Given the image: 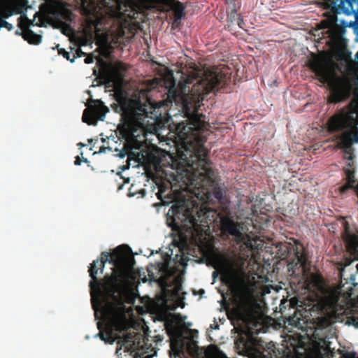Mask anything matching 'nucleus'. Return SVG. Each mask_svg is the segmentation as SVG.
<instances>
[{"label": "nucleus", "instance_id": "obj_16", "mask_svg": "<svg viewBox=\"0 0 358 358\" xmlns=\"http://www.w3.org/2000/svg\"><path fill=\"white\" fill-rule=\"evenodd\" d=\"M238 309L243 314L252 312L257 303L252 294L246 290H241L238 292Z\"/></svg>", "mask_w": 358, "mask_h": 358}, {"label": "nucleus", "instance_id": "obj_34", "mask_svg": "<svg viewBox=\"0 0 358 358\" xmlns=\"http://www.w3.org/2000/svg\"><path fill=\"white\" fill-rule=\"evenodd\" d=\"M215 197L217 199H221L222 196V192L220 189H215L214 192Z\"/></svg>", "mask_w": 358, "mask_h": 358}, {"label": "nucleus", "instance_id": "obj_5", "mask_svg": "<svg viewBox=\"0 0 358 358\" xmlns=\"http://www.w3.org/2000/svg\"><path fill=\"white\" fill-rule=\"evenodd\" d=\"M115 98L117 103L111 106L115 112L121 113L127 134L134 137L138 129L143 131L149 122L147 120L149 117L148 104L146 102L143 103L139 98L129 97L124 91L116 92Z\"/></svg>", "mask_w": 358, "mask_h": 358}, {"label": "nucleus", "instance_id": "obj_45", "mask_svg": "<svg viewBox=\"0 0 358 358\" xmlns=\"http://www.w3.org/2000/svg\"><path fill=\"white\" fill-rule=\"evenodd\" d=\"M83 162H88V160H87V159H83Z\"/></svg>", "mask_w": 358, "mask_h": 358}, {"label": "nucleus", "instance_id": "obj_41", "mask_svg": "<svg viewBox=\"0 0 358 358\" xmlns=\"http://www.w3.org/2000/svg\"><path fill=\"white\" fill-rule=\"evenodd\" d=\"M355 57L357 59V63L356 64L358 65V52L356 53Z\"/></svg>", "mask_w": 358, "mask_h": 358}, {"label": "nucleus", "instance_id": "obj_30", "mask_svg": "<svg viewBox=\"0 0 358 358\" xmlns=\"http://www.w3.org/2000/svg\"><path fill=\"white\" fill-rule=\"evenodd\" d=\"M347 323L348 324H352L356 327H358V318L357 317H349L348 318V322Z\"/></svg>", "mask_w": 358, "mask_h": 358}, {"label": "nucleus", "instance_id": "obj_15", "mask_svg": "<svg viewBox=\"0 0 358 358\" xmlns=\"http://www.w3.org/2000/svg\"><path fill=\"white\" fill-rule=\"evenodd\" d=\"M344 232L343 240L348 250L358 259V234H355L350 230V227L347 221L343 222Z\"/></svg>", "mask_w": 358, "mask_h": 358}, {"label": "nucleus", "instance_id": "obj_32", "mask_svg": "<svg viewBox=\"0 0 358 358\" xmlns=\"http://www.w3.org/2000/svg\"><path fill=\"white\" fill-rule=\"evenodd\" d=\"M300 318L296 317V315L289 316V324L296 325V323H299Z\"/></svg>", "mask_w": 358, "mask_h": 358}, {"label": "nucleus", "instance_id": "obj_3", "mask_svg": "<svg viewBox=\"0 0 358 358\" xmlns=\"http://www.w3.org/2000/svg\"><path fill=\"white\" fill-rule=\"evenodd\" d=\"M130 248L126 245L116 248L111 253L110 263L114 266L110 275H104L102 280L97 278L99 271L102 274L105 263L99 259L94 260L89 266V275L91 278L89 286L91 294L95 292L101 299H115V294L120 292L129 283L131 278L130 271L133 266L134 258L129 254Z\"/></svg>", "mask_w": 358, "mask_h": 358}, {"label": "nucleus", "instance_id": "obj_38", "mask_svg": "<svg viewBox=\"0 0 358 358\" xmlns=\"http://www.w3.org/2000/svg\"><path fill=\"white\" fill-rule=\"evenodd\" d=\"M81 162H82V159H80V157L79 156H77V157H76V160H75V162H74V164H75V165H76V166H79V165H80Z\"/></svg>", "mask_w": 358, "mask_h": 358}, {"label": "nucleus", "instance_id": "obj_31", "mask_svg": "<svg viewBox=\"0 0 358 358\" xmlns=\"http://www.w3.org/2000/svg\"><path fill=\"white\" fill-rule=\"evenodd\" d=\"M124 70H125V69H124V65H123V64H121V63H118V64H117L113 67V72H114L115 73H119V72H120V71H124Z\"/></svg>", "mask_w": 358, "mask_h": 358}, {"label": "nucleus", "instance_id": "obj_33", "mask_svg": "<svg viewBox=\"0 0 358 358\" xmlns=\"http://www.w3.org/2000/svg\"><path fill=\"white\" fill-rule=\"evenodd\" d=\"M84 61L85 64H92L94 61V57L92 55H88Z\"/></svg>", "mask_w": 358, "mask_h": 358}, {"label": "nucleus", "instance_id": "obj_36", "mask_svg": "<svg viewBox=\"0 0 358 358\" xmlns=\"http://www.w3.org/2000/svg\"><path fill=\"white\" fill-rule=\"evenodd\" d=\"M105 80H105L106 83H107V84H109V83L113 82V76L111 75L106 76Z\"/></svg>", "mask_w": 358, "mask_h": 358}, {"label": "nucleus", "instance_id": "obj_4", "mask_svg": "<svg viewBox=\"0 0 358 358\" xmlns=\"http://www.w3.org/2000/svg\"><path fill=\"white\" fill-rule=\"evenodd\" d=\"M189 68L188 73L182 77V82L176 86L173 80L169 87L166 99L169 103H177L185 99L200 102L210 92L223 87L230 80L229 72L217 69H205L194 62L189 64Z\"/></svg>", "mask_w": 358, "mask_h": 358}, {"label": "nucleus", "instance_id": "obj_24", "mask_svg": "<svg viewBox=\"0 0 358 358\" xmlns=\"http://www.w3.org/2000/svg\"><path fill=\"white\" fill-rule=\"evenodd\" d=\"M136 336V334L133 335L132 334H127L125 336L124 340H125V343L127 344L126 348L128 347H130L131 348H133L134 350H135V349H138L139 348L143 347V345H140L139 341H136V339L135 338Z\"/></svg>", "mask_w": 358, "mask_h": 358}, {"label": "nucleus", "instance_id": "obj_26", "mask_svg": "<svg viewBox=\"0 0 358 358\" xmlns=\"http://www.w3.org/2000/svg\"><path fill=\"white\" fill-rule=\"evenodd\" d=\"M159 271L164 274L165 276L161 278L162 283H166V277L172 275L173 272L171 271L168 264H162L159 268Z\"/></svg>", "mask_w": 358, "mask_h": 358}, {"label": "nucleus", "instance_id": "obj_47", "mask_svg": "<svg viewBox=\"0 0 358 358\" xmlns=\"http://www.w3.org/2000/svg\"><path fill=\"white\" fill-rule=\"evenodd\" d=\"M151 356H147L145 358H150Z\"/></svg>", "mask_w": 358, "mask_h": 358}, {"label": "nucleus", "instance_id": "obj_29", "mask_svg": "<svg viewBox=\"0 0 358 358\" xmlns=\"http://www.w3.org/2000/svg\"><path fill=\"white\" fill-rule=\"evenodd\" d=\"M111 253H109L108 252H102L100 258L98 259L99 261L103 262V263L109 262L110 260Z\"/></svg>", "mask_w": 358, "mask_h": 358}, {"label": "nucleus", "instance_id": "obj_25", "mask_svg": "<svg viewBox=\"0 0 358 358\" xmlns=\"http://www.w3.org/2000/svg\"><path fill=\"white\" fill-rule=\"evenodd\" d=\"M34 22L33 20L28 19L27 17L20 16L18 18V27L22 30V32L27 29H30L31 26H34Z\"/></svg>", "mask_w": 358, "mask_h": 358}, {"label": "nucleus", "instance_id": "obj_7", "mask_svg": "<svg viewBox=\"0 0 358 358\" xmlns=\"http://www.w3.org/2000/svg\"><path fill=\"white\" fill-rule=\"evenodd\" d=\"M99 305L104 322L97 323L99 332L96 336L101 341L108 342L111 338L113 328L118 329L121 326L119 310L113 301L106 299H100Z\"/></svg>", "mask_w": 358, "mask_h": 358}, {"label": "nucleus", "instance_id": "obj_27", "mask_svg": "<svg viewBox=\"0 0 358 358\" xmlns=\"http://www.w3.org/2000/svg\"><path fill=\"white\" fill-rule=\"evenodd\" d=\"M58 54L62 55L65 59L73 63L76 58V55H73V57L71 58V53L66 51L64 48H58Z\"/></svg>", "mask_w": 358, "mask_h": 358}, {"label": "nucleus", "instance_id": "obj_1", "mask_svg": "<svg viewBox=\"0 0 358 358\" xmlns=\"http://www.w3.org/2000/svg\"><path fill=\"white\" fill-rule=\"evenodd\" d=\"M307 66L320 83L328 85V103H344L353 94L350 101L332 115L327 124L330 133L341 132L336 136V147L343 150L345 159L352 161L355 158L352 145L358 143V76L354 78L352 83L348 75H337L333 65L316 54L312 55Z\"/></svg>", "mask_w": 358, "mask_h": 358}, {"label": "nucleus", "instance_id": "obj_35", "mask_svg": "<svg viewBox=\"0 0 358 358\" xmlns=\"http://www.w3.org/2000/svg\"><path fill=\"white\" fill-rule=\"evenodd\" d=\"M75 55L76 57H80L82 55H85L86 54L82 52L81 49L79 48L76 50Z\"/></svg>", "mask_w": 358, "mask_h": 358}, {"label": "nucleus", "instance_id": "obj_8", "mask_svg": "<svg viewBox=\"0 0 358 358\" xmlns=\"http://www.w3.org/2000/svg\"><path fill=\"white\" fill-rule=\"evenodd\" d=\"M280 253L283 259L288 260L289 271L293 273L296 271L305 273L309 269L310 262L303 245L298 241H294V245L291 243H285L280 248Z\"/></svg>", "mask_w": 358, "mask_h": 358}, {"label": "nucleus", "instance_id": "obj_12", "mask_svg": "<svg viewBox=\"0 0 358 358\" xmlns=\"http://www.w3.org/2000/svg\"><path fill=\"white\" fill-rule=\"evenodd\" d=\"M23 2V0H0V29L2 27L8 31L13 29V25L6 22L5 19L13 15L14 12L20 13Z\"/></svg>", "mask_w": 358, "mask_h": 358}, {"label": "nucleus", "instance_id": "obj_22", "mask_svg": "<svg viewBox=\"0 0 358 358\" xmlns=\"http://www.w3.org/2000/svg\"><path fill=\"white\" fill-rule=\"evenodd\" d=\"M206 358H226L215 345H210L205 351Z\"/></svg>", "mask_w": 358, "mask_h": 358}, {"label": "nucleus", "instance_id": "obj_19", "mask_svg": "<svg viewBox=\"0 0 358 358\" xmlns=\"http://www.w3.org/2000/svg\"><path fill=\"white\" fill-rule=\"evenodd\" d=\"M337 59L346 64L345 69L348 74H352L354 72L356 63L352 60L351 57V52L350 51L348 50H341L338 53Z\"/></svg>", "mask_w": 358, "mask_h": 358}, {"label": "nucleus", "instance_id": "obj_39", "mask_svg": "<svg viewBox=\"0 0 358 358\" xmlns=\"http://www.w3.org/2000/svg\"><path fill=\"white\" fill-rule=\"evenodd\" d=\"M164 190H162V189L160 188V189H159V192L157 194V198H158L159 199H161V200H162V194H163V193H164Z\"/></svg>", "mask_w": 358, "mask_h": 358}, {"label": "nucleus", "instance_id": "obj_6", "mask_svg": "<svg viewBox=\"0 0 358 358\" xmlns=\"http://www.w3.org/2000/svg\"><path fill=\"white\" fill-rule=\"evenodd\" d=\"M201 212L193 203L183 201L181 204L173 205L167 213L166 222L173 231L182 234L184 231L193 234L201 230L199 222L202 221Z\"/></svg>", "mask_w": 358, "mask_h": 358}, {"label": "nucleus", "instance_id": "obj_11", "mask_svg": "<svg viewBox=\"0 0 358 358\" xmlns=\"http://www.w3.org/2000/svg\"><path fill=\"white\" fill-rule=\"evenodd\" d=\"M166 329L171 339V357L173 355L175 357L184 355L185 350L190 354L197 350L198 345L196 342L188 337L184 336L178 327L172 324H167Z\"/></svg>", "mask_w": 358, "mask_h": 358}, {"label": "nucleus", "instance_id": "obj_10", "mask_svg": "<svg viewBox=\"0 0 358 358\" xmlns=\"http://www.w3.org/2000/svg\"><path fill=\"white\" fill-rule=\"evenodd\" d=\"M218 216L220 217V229L224 236H231L236 244L240 245L241 248L245 246L250 251L254 250L253 243L255 239L241 231L242 227L238 222H235L229 215L219 214Z\"/></svg>", "mask_w": 358, "mask_h": 358}, {"label": "nucleus", "instance_id": "obj_37", "mask_svg": "<svg viewBox=\"0 0 358 358\" xmlns=\"http://www.w3.org/2000/svg\"><path fill=\"white\" fill-rule=\"evenodd\" d=\"M107 150H110V148H106V147H105V146H101V147L100 148L99 150V153H104V152H106V151Z\"/></svg>", "mask_w": 358, "mask_h": 358}, {"label": "nucleus", "instance_id": "obj_20", "mask_svg": "<svg viewBox=\"0 0 358 358\" xmlns=\"http://www.w3.org/2000/svg\"><path fill=\"white\" fill-rule=\"evenodd\" d=\"M22 37L29 44L38 45L41 43L42 36L40 34L34 33L31 29H27L22 32Z\"/></svg>", "mask_w": 358, "mask_h": 358}, {"label": "nucleus", "instance_id": "obj_21", "mask_svg": "<svg viewBox=\"0 0 358 358\" xmlns=\"http://www.w3.org/2000/svg\"><path fill=\"white\" fill-rule=\"evenodd\" d=\"M340 6L343 8L345 13H357L358 0H341Z\"/></svg>", "mask_w": 358, "mask_h": 358}, {"label": "nucleus", "instance_id": "obj_40", "mask_svg": "<svg viewBox=\"0 0 358 358\" xmlns=\"http://www.w3.org/2000/svg\"><path fill=\"white\" fill-rule=\"evenodd\" d=\"M15 34L16 35H19V36H22V31H20L19 30H16L15 31Z\"/></svg>", "mask_w": 358, "mask_h": 358}, {"label": "nucleus", "instance_id": "obj_46", "mask_svg": "<svg viewBox=\"0 0 358 358\" xmlns=\"http://www.w3.org/2000/svg\"><path fill=\"white\" fill-rule=\"evenodd\" d=\"M106 1H107V0H101V1H103L104 3H107V2H106Z\"/></svg>", "mask_w": 358, "mask_h": 358}, {"label": "nucleus", "instance_id": "obj_9", "mask_svg": "<svg viewBox=\"0 0 358 358\" xmlns=\"http://www.w3.org/2000/svg\"><path fill=\"white\" fill-rule=\"evenodd\" d=\"M210 260L215 269L226 273L241 271L245 264V259L235 251H213Z\"/></svg>", "mask_w": 358, "mask_h": 358}, {"label": "nucleus", "instance_id": "obj_18", "mask_svg": "<svg viewBox=\"0 0 358 358\" xmlns=\"http://www.w3.org/2000/svg\"><path fill=\"white\" fill-rule=\"evenodd\" d=\"M347 183L339 188V191L341 194H345L350 189H353L356 195L357 196L358 182L355 178V171L351 169H345Z\"/></svg>", "mask_w": 358, "mask_h": 358}, {"label": "nucleus", "instance_id": "obj_17", "mask_svg": "<svg viewBox=\"0 0 358 358\" xmlns=\"http://www.w3.org/2000/svg\"><path fill=\"white\" fill-rule=\"evenodd\" d=\"M337 15L336 13L330 14L326 19L318 24L320 29H327L329 36L333 38L338 28L337 24Z\"/></svg>", "mask_w": 358, "mask_h": 358}, {"label": "nucleus", "instance_id": "obj_23", "mask_svg": "<svg viewBox=\"0 0 358 358\" xmlns=\"http://www.w3.org/2000/svg\"><path fill=\"white\" fill-rule=\"evenodd\" d=\"M301 303L297 297H292L289 300L282 301L280 305V311L283 314V308H286V306L294 309V313L296 312V308L300 306L299 303Z\"/></svg>", "mask_w": 358, "mask_h": 358}, {"label": "nucleus", "instance_id": "obj_42", "mask_svg": "<svg viewBox=\"0 0 358 358\" xmlns=\"http://www.w3.org/2000/svg\"><path fill=\"white\" fill-rule=\"evenodd\" d=\"M112 1L115 2V3H117L120 2V0H112Z\"/></svg>", "mask_w": 358, "mask_h": 358}, {"label": "nucleus", "instance_id": "obj_43", "mask_svg": "<svg viewBox=\"0 0 358 358\" xmlns=\"http://www.w3.org/2000/svg\"><path fill=\"white\" fill-rule=\"evenodd\" d=\"M62 24L67 27H69V26L66 24L65 22H62Z\"/></svg>", "mask_w": 358, "mask_h": 358}, {"label": "nucleus", "instance_id": "obj_44", "mask_svg": "<svg viewBox=\"0 0 358 358\" xmlns=\"http://www.w3.org/2000/svg\"><path fill=\"white\" fill-rule=\"evenodd\" d=\"M348 166L349 167H350V166H352V164H351L350 162H349V163L348 164Z\"/></svg>", "mask_w": 358, "mask_h": 358}, {"label": "nucleus", "instance_id": "obj_14", "mask_svg": "<svg viewBox=\"0 0 358 358\" xmlns=\"http://www.w3.org/2000/svg\"><path fill=\"white\" fill-rule=\"evenodd\" d=\"M337 299L331 296L320 297L311 305L309 308L310 313H315L320 315H326L335 313L337 306Z\"/></svg>", "mask_w": 358, "mask_h": 358}, {"label": "nucleus", "instance_id": "obj_28", "mask_svg": "<svg viewBox=\"0 0 358 358\" xmlns=\"http://www.w3.org/2000/svg\"><path fill=\"white\" fill-rule=\"evenodd\" d=\"M134 153L132 152L128 147L124 146V148L120 150V153L117 155L120 158H124L126 156H128V158H131L132 155H134Z\"/></svg>", "mask_w": 358, "mask_h": 358}, {"label": "nucleus", "instance_id": "obj_2", "mask_svg": "<svg viewBox=\"0 0 358 358\" xmlns=\"http://www.w3.org/2000/svg\"><path fill=\"white\" fill-rule=\"evenodd\" d=\"M187 114L188 122L178 124L176 130L178 136L191 142L192 150L189 159L187 160V168L181 173L173 176L175 183H182L185 186L203 187L214 182L215 174L211 163L207 158L208 150L205 148L206 136L203 135L208 130L209 124L206 120V115L199 113L196 110Z\"/></svg>", "mask_w": 358, "mask_h": 358}, {"label": "nucleus", "instance_id": "obj_13", "mask_svg": "<svg viewBox=\"0 0 358 358\" xmlns=\"http://www.w3.org/2000/svg\"><path fill=\"white\" fill-rule=\"evenodd\" d=\"M83 115V121L88 124H96L98 120L103 121L109 111L107 106L101 100H92Z\"/></svg>", "mask_w": 358, "mask_h": 358}]
</instances>
